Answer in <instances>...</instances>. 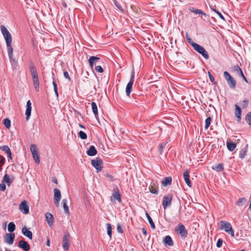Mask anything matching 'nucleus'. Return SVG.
I'll return each instance as SVG.
<instances>
[{"instance_id":"obj_61","label":"nucleus","mask_w":251,"mask_h":251,"mask_svg":"<svg viewBox=\"0 0 251 251\" xmlns=\"http://www.w3.org/2000/svg\"><path fill=\"white\" fill-rule=\"evenodd\" d=\"M79 126L81 128H83V129H85V126H83L82 125L80 124H79Z\"/></svg>"},{"instance_id":"obj_9","label":"nucleus","mask_w":251,"mask_h":251,"mask_svg":"<svg viewBox=\"0 0 251 251\" xmlns=\"http://www.w3.org/2000/svg\"><path fill=\"white\" fill-rule=\"evenodd\" d=\"M15 234L14 233H6L3 237L4 242L8 245H12L14 240Z\"/></svg>"},{"instance_id":"obj_4","label":"nucleus","mask_w":251,"mask_h":251,"mask_svg":"<svg viewBox=\"0 0 251 251\" xmlns=\"http://www.w3.org/2000/svg\"><path fill=\"white\" fill-rule=\"evenodd\" d=\"M224 75L230 88L232 89L235 88L236 82L231 75L227 72L225 71L224 73Z\"/></svg>"},{"instance_id":"obj_36","label":"nucleus","mask_w":251,"mask_h":251,"mask_svg":"<svg viewBox=\"0 0 251 251\" xmlns=\"http://www.w3.org/2000/svg\"><path fill=\"white\" fill-rule=\"evenodd\" d=\"M100 59V58L96 56H91L89 60L90 65L91 67H93V60H94L95 61H97Z\"/></svg>"},{"instance_id":"obj_1","label":"nucleus","mask_w":251,"mask_h":251,"mask_svg":"<svg viewBox=\"0 0 251 251\" xmlns=\"http://www.w3.org/2000/svg\"><path fill=\"white\" fill-rule=\"evenodd\" d=\"M1 32L4 37V39L6 42V45L7 48V52L8 56L10 60L13 59V49L11 45L12 43V36L8 30L7 28L3 25H1L0 26Z\"/></svg>"},{"instance_id":"obj_24","label":"nucleus","mask_w":251,"mask_h":251,"mask_svg":"<svg viewBox=\"0 0 251 251\" xmlns=\"http://www.w3.org/2000/svg\"><path fill=\"white\" fill-rule=\"evenodd\" d=\"M92 111L95 115L96 118L97 119L98 117V108L96 103L95 102H92L91 103Z\"/></svg>"},{"instance_id":"obj_34","label":"nucleus","mask_w":251,"mask_h":251,"mask_svg":"<svg viewBox=\"0 0 251 251\" xmlns=\"http://www.w3.org/2000/svg\"><path fill=\"white\" fill-rule=\"evenodd\" d=\"M15 229V225L13 222H10L8 225V230L9 232H13Z\"/></svg>"},{"instance_id":"obj_25","label":"nucleus","mask_w":251,"mask_h":251,"mask_svg":"<svg viewBox=\"0 0 251 251\" xmlns=\"http://www.w3.org/2000/svg\"><path fill=\"white\" fill-rule=\"evenodd\" d=\"M0 149H2V150L7 154L8 157L9 158L12 159L11 152L10 148L7 146H4L0 147Z\"/></svg>"},{"instance_id":"obj_40","label":"nucleus","mask_w":251,"mask_h":251,"mask_svg":"<svg viewBox=\"0 0 251 251\" xmlns=\"http://www.w3.org/2000/svg\"><path fill=\"white\" fill-rule=\"evenodd\" d=\"M78 136L81 139H86L87 137L86 134L82 131L79 132Z\"/></svg>"},{"instance_id":"obj_42","label":"nucleus","mask_w":251,"mask_h":251,"mask_svg":"<svg viewBox=\"0 0 251 251\" xmlns=\"http://www.w3.org/2000/svg\"><path fill=\"white\" fill-rule=\"evenodd\" d=\"M150 192L152 194H157V190L155 188V186H153V185H151L150 187Z\"/></svg>"},{"instance_id":"obj_11","label":"nucleus","mask_w":251,"mask_h":251,"mask_svg":"<svg viewBox=\"0 0 251 251\" xmlns=\"http://www.w3.org/2000/svg\"><path fill=\"white\" fill-rule=\"evenodd\" d=\"M69 238L70 235L68 233H66L63 238V248L65 251H68L69 248Z\"/></svg>"},{"instance_id":"obj_62","label":"nucleus","mask_w":251,"mask_h":251,"mask_svg":"<svg viewBox=\"0 0 251 251\" xmlns=\"http://www.w3.org/2000/svg\"><path fill=\"white\" fill-rule=\"evenodd\" d=\"M196 10V9L194 8H190V10L192 12H193V11H195Z\"/></svg>"},{"instance_id":"obj_31","label":"nucleus","mask_w":251,"mask_h":251,"mask_svg":"<svg viewBox=\"0 0 251 251\" xmlns=\"http://www.w3.org/2000/svg\"><path fill=\"white\" fill-rule=\"evenodd\" d=\"M146 217L149 221V222L152 229H154L155 227V225L151 218V217L150 216L149 214L148 213H146Z\"/></svg>"},{"instance_id":"obj_22","label":"nucleus","mask_w":251,"mask_h":251,"mask_svg":"<svg viewBox=\"0 0 251 251\" xmlns=\"http://www.w3.org/2000/svg\"><path fill=\"white\" fill-rule=\"evenodd\" d=\"M67 202H68V200L66 199H64L62 200V203L63 204L64 212L66 214H69V207L67 205Z\"/></svg>"},{"instance_id":"obj_30","label":"nucleus","mask_w":251,"mask_h":251,"mask_svg":"<svg viewBox=\"0 0 251 251\" xmlns=\"http://www.w3.org/2000/svg\"><path fill=\"white\" fill-rule=\"evenodd\" d=\"M172 181V179L171 177H167L163 180L162 184L163 186H166L168 185L171 184Z\"/></svg>"},{"instance_id":"obj_33","label":"nucleus","mask_w":251,"mask_h":251,"mask_svg":"<svg viewBox=\"0 0 251 251\" xmlns=\"http://www.w3.org/2000/svg\"><path fill=\"white\" fill-rule=\"evenodd\" d=\"M247 152V149L246 148L241 149L239 152V157L241 159H243L246 155Z\"/></svg>"},{"instance_id":"obj_2","label":"nucleus","mask_w":251,"mask_h":251,"mask_svg":"<svg viewBox=\"0 0 251 251\" xmlns=\"http://www.w3.org/2000/svg\"><path fill=\"white\" fill-rule=\"evenodd\" d=\"M219 226L221 230H224L230 234L232 237L234 236V231L232 229L230 223L226 221H221L219 223Z\"/></svg>"},{"instance_id":"obj_39","label":"nucleus","mask_w":251,"mask_h":251,"mask_svg":"<svg viewBox=\"0 0 251 251\" xmlns=\"http://www.w3.org/2000/svg\"><path fill=\"white\" fill-rule=\"evenodd\" d=\"M3 181L9 184L12 182V180H11L9 176L5 175L3 177Z\"/></svg>"},{"instance_id":"obj_28","label":"nucleus","mask_w":251,"mask_h":251,"mask_svg":"<svg viewBox=\"0 0 251 251\" xmlns=\"http://www.w3.org/2000/svg\"><path fill=\"white\" fill-rule=\"evenodd\" d=\"M164 243L169 246H172L173 245V242L170 236H167L165 237Z\"/></svg>"},{"instance_id":"obj_52","label":"nucleus","mask_w":251,"mask_h":251,"mask_svg":"<svg viewBox=\"0 0 251 251\" xmlns=\"http://www.w3.org/2000/svg\"><path fill=\"white\" fill-rule=\"evenodd\" d=\"M208 75H209L210 81L214 83V78L213 77V76L212 75L210 74V73L209 72H208Z\"/></svg>"},{"instance_id":"obj_60","label":"nucleus","mask_w":251,"mask_h":251,"mask_svg":"<svg viewBox=\"0 0 251 251\" xmlns=\"http://www.w3.org/2000/svg\"><path fill=\"white\" fill-rule=\"evenodd\" d=\"M47 245L48 246H50V240L49 239H48V240H47Z\"/></svg>"},{"instance_id":"obj_63","label":"nucleus","mask_w":251,"mask_h":251,"mask_svg":"<svg viewBox=\"0 0 251 251\" xmlns=\"http://www.w3.org/2000/svg\"><path fill=\"white\" fill-rule=\"evenodd\" d=\"M92 62H93V65H94V64L95 63H96V61H95L94 60H93V61H92Z\"/></svg>"},{"instance_id":"obj_13","label":"nucleus","mask_w":251,"mask_h":251,"mask_svg":"<svg viewBox=\"0 0 251 251\" xmlns=\"http://www.w3.org/2000/svg\"><path fill=\"white\" fill-rule=\"evenodd\" d=\"M110 200L112 202L116 200H117L119 202L121 201V195L117 188L114 189L112 196L111 197Z\"/></svg>"},{"instance_id":"obj_51","label":"nucleus","mask_w":251,"mask_h":251,"mask_svg":"<svg viewBox=\"0 0 251 251\" xmlns=\"http://www.w3.org/2000/svg\"><path fill=\"white\" fill-rule=\"evenodd\" d=\"M117 231L119 233H122L123 232L122 227V226L119 224H118L117 225Z\"/></svg>"},{"instance_id":"obj_26","label":"nucleus","mask_w":251,"mask_h":251,"mask_svg":"<svg viewBox=\"0 0 251 251\" xmlns=\"http://www.w3.org/2000/svg\"><path fill=\"white\" fill-rule=\"evenodd\" d=\"M247 202V200L245 198L239 199L236 202V204L238 206L245 205Z\"/></svg>"},{"instance_id":"obj_32","label":"nucleus","mask_w":251,"mask_h":251,"mask_svg":"<svg viewBox=\"0 0 251 251\" xmlns=\"http://www.w3.org/2000/svg\"><path fill=\"white\" fill-rule=\"evenodd\" d=\"M106 228H107V233L110 238H111L112 237V227L111 226L109 223H107L106 224Z\"/></svg>"},{"instance_id":"obj_35","label":"nucleus","mask_w":251,"mask_h":251,"mask_svg":"<svg viewBox=\"0 0 251 251\" xmlns=\"http://www.w3.org/2000/svg\"><path fill=\"white\" fill-rule=\"evenodd\" d=\"M3 124L7 128H9L11 126V121L8 118H6L3 120Z\"/></svg>"},{"instance_id":"obj_37","label":"nucleus","mask_w":251,"mask_h":251,"mask_svg":"<svg viewBox=\"0 0 251 251\" xmlns=\"http://www.w3.org/2000/svg\"><path fill=\"white\" fill-rule=\"evenodd\" d=\"M193 13L196 14L201 15V16H203L205 17H206V14L203 12V11L200 9H196L195 11H193Z\"/></svg>"},{"instance_id":"obj_49","label":"nucleus","mask_w":251,"mask_h":251,"mask_svg":"<svg viewBox=\"0 0 251 251\" xmlns=\"http://www.w3.org/2000/svg\"><path fill=\"white\" fill-rule=\"evenodd\" d=\"M134 70H133L132 72H131V77H130V81L129 82H132V83H134Z\"/></svg>"},{"instance_id":"obj_27","label":"nucleus","mask_w":251,"mask_h":251,"mask_svg":"<svg viewBox=\"0 0 251 251\" xmlns=\"http://www.w3.org/2000/svg\"><path fill=\"white\" fill-rule=\"evenodd\" d=\"M133 83L132 82H129L126 87V91L127 96H129L130 93L132 91Z\"/></svg>"},{"instance_id":"obj_3","label":"nucleus","mask_w":251,"mask_h":251,"mask_svg":"<svg viewBox=\"0 0 251 251\" xmlns=\"http://www.w3.org/2000/svg\"><path fill=\"white\" fill-rule=\"evenodd\" d=\"M31 74L33 79L34 87L36 91H39V83L37 75V73L35 67L31 66L30 68Z\"/></svg>"},{"instance_id":"obj_64","label":"nucleus","mask_w":251,"mask_h":251,"mask_svg":"<svg viewBox=\"0 0 251 251\" xmlns=\"http://www.w3.org/2000/svg\"><path fill=\"white\" fill-rule=\"evenodd\" d=\"M63 5H64V7H66V3H64Z\"/></svg>"},{"instance_id":"obj_56","label":"nucleus","mask_w":251,"mask_h":251,"mask_svg":"<svg viewBox=\"0 0 251 251\" xmlns=\"http://www.w3.org/2000/svg\"><path fill=\"white\" fill-rule=\"evenodd\" d=\"M142 232L144 235H146L147 234V231L145 228H142Z\"/></svg>"},{"instance_id":"obj_48","label":"nucleus","mask_w":251,"mask_h":251,"mask_svg":"<svg viewBox=\"0 0 251 251\" xmlns=\"http://www.w3.org/2000/svg\"><path fill=\"white\" fill-rule=\"evenodd\" d=\"M63 75L65 78L68 79L69 80H71V78L69 75V74L67 71H65L63 73Z\"/></svg>"},{"instance_id":"obj_55","label":"nucleus","mask_w":251,"mask_h":251,"mask_svg":"<svg viewBox=\"0 0 251 251\" xmlns=\"http://www.w3.org/2000/svg\"><path fill=\"white\" fill-rule=\"evenodd\" d=\"M165 146V144H162L160 146V149H159V152L160 153H162L163 152V149H164V147Z\"/></svg>"},{"instance_id":"obj_38","label":"nucleus","mask_w":251,"mask_h":251,"mask_svg":"<svg viewBox=\"0 0 251 251\" xmlns=\"http://www.w3.org/2000/svg\"><path fill=\"white\" fill-rule=\"evenodd\" d=\"M211 119L210 117H208L206 119L205 122V128L206 129H207L209 127L210 125V123H211Z\"/></svg>"},{"instance_id":"obj_59","label":"nucleus","mask_w":251,"mask_h":251,"mask_svg":"<svg viewBox=\"0 0 251 251\" xmlns=\"http://www.w3.org/2000/svg\"><path fill=\"white\" fill-rule=\"evenodd\" d=\"M115 5L116 6V7H117V8H119V9H120V10H122V9H121V7H120V5H119V4H118L117 3V2H115Z\"/></svg>"},{"instance_id":"obj_41","label":"nucleus","mask_w":251,"mask_h":251,"mask_svg":"<svg viewBox=\"0 0 251 251\" xmlns=\"http://www.w3.org/2000/svg\"><path fill=\"white\" fill-rule=\"evenodd\" d=\"M246 120L249 125H251V113H249L247 114Z\"/></svg>"},{"instance_id":"obj_17","label":"nucleus","mask_w":251,"mask_h":251,"mask_svg":"<svg viewBox=\"0 0 251 251\" xmlns=\"http://www.w3.org/2000/svg\"><path fill=\"white\" fill-rule=\"evenodd\" d=\"M241 109L237 105H235V115L237 119L238 122H240L241 120Z\"/></svg>"},{"instance_id":"obj_43","label":"nucleus","mask_w":251,"mask_h":251,"mask_svg":"<svg viewBox=\"0 0 251 251\" xmlns=\"http://www.w3.org/2000/svg\"><path fill=\"white\" fill-rule=\"evenodd\" d=\"M248 101L246 100H244L240 102L241 106L243 108H245L247 107Z\"/></svg>"},{"instance_id":"obj_5","label":"nucleus","mask_w":251,"mask_h":251,"mask_svg":"<svg viewBox=\"0 0 251 251\" xmlns=\"http://www.w3.org/2000/svg\"><path fill=\"white\" fill-rule=\"evenodd\" d=\"M193 48L198 51L200 54H201L203 57L206 59H208L209 57V55L206 51V50L201 45L198 44H194L193 45Z\"/></svg>"},{"instance_id":"obj_54","label":"nucleus","mask_w":251,"mask_h":251,"mask_svg":"<svg viewBox=\"0 0 251 251\" xmlns=\"http://www.w3.org/2000/svg\"><path fill=\"white\" fill-rule=\"evenodd\" d=\"M4 160V158L2 156H0V167L2 166V165L3 164Z\"/></svg>"},{"instance_id":"obj_44","label":"nucleus","mask_w":251,"mask_h":251,"mask_svg":"<svg viewBox=\"0 0 251 251\" xmlns=\"http://www.w3.org/2000/svg\"><path fill=\"white\" fill-rule=\"evenodd\" d=\"M212 10L213 11H214L215 13H216L220 17V18L221 19H222V20H225V19L223 17V16L222 15V14L220 12H219L218 10H217L216 9H214L213 8H212Z\"/></svg>"},{"instance_id":"obj_20","label":"nucleus","mask_w":251,"mask_h":251,"mask_svg":"<svg viewBox=\"0 0 251 251\" xmlns=\"http://www.w3.org/2000/svg\"><path fill=\"white\" fill-rule=\"evenodd\" d=\"M22 233L26 237H28L29 239H32V233L25 226L22 228Z\"/></svg>"},{"instance_id":"obj_7","label":"nucleus","mask_w":251,"mask_h":251,"mask_svg":"<svg viewBox=\"0 0 251 251\" xmlns=\"http://www.w3.org/2000/svg\"><path fill=\"white\" fill-rule=\"evenodd\" d=\"M61 198V193L59 190L57 188L54 189V203L56 207H59V202Z\"/></svg>"},{"instance_id":"obj_21","label":"nucleus","mask_w":251,"mask_h":251,"mask_svg":"<svg viewBox=\"0 0 251 251\" xmlns=\"http://www.w3.org/2000/svg\"><path fill=\"white\" fill-rule=\"evenodd\" d=\"M226 146L229 151H233L235 149L236 145L235 143L231 142L230 140H227L226 142Z\"/></svg>"},{"instance_id":"obj_10","label":"nucleus","mask_w":251,"mask_h":251,"mask_svg":"<svg viewBox=\"0 0 251 251\" xmlns=\"http://www.w3.org/2000/svg\"><path fill=\"white\" fill-rule=\"evenodd\" d=\"M20 211L24 214H27L29 213V206L27 202L25 201H22L19 206Z\"/></svg>"},{"instance_id":"obj_18","label":"nucleus","mask_w":251,"mask_h":251,"mask_svg":"<svg viewBox=\"0 0 251 251\" xmlns=\"http://www.w3.org/2000/svg\"><path fill=\"white\" fill-rule=\"evenodd\" d=\"M178 232L182 237H186L187 236V232L184 226L182 224L178 225Z\"/></svg>"},{"instance_id":"obj_29","label":"nucleus","mask_w":251,"mask_h":251,"mask_svg":"<svg viewBox=\"0 0 251 251\" xmlns=\"http://www.w3.org/2000/svg\"><path fill=\"white\" fill-rule=\"evenodd\" d=\"M212 169L216 172H220L224 170V166L222 164H218L212 167Z\"/></svg>"},{"instance_id":"obj_50","label":"nucleus","mask_w":251,"mask_h":251,"mask_svg":"<svg viewBox=\"0 0 251 251\" xmlns=\"http://www.w3.org/2000/svg\"><path fill=\"white\" fill-rule=\"evenodd\" d=\"M186 38H187V40L188 42V43L193 47V45L194 44H196L195 43H194L193 40L189 37L188 36H186Z\"/></svg>"},{"instance_id":"obj_6","label":"nucleus","mask_w":251,"mask_h":251,"mask_svg":"<svg viewBox=\"0 0 251 251\" xmlns=\"http://www.w3.org/2000/svg\"><path fill=\"white\" fill-rule=\"evenodd\" d=\"M30 149L35 163L39 164L40 159L36 146L34 144L31 145Z\"/></svg>"},{"instance_id":"obj_53","label":"nucleus","mask_w":251,"mask_h":251,"mask_svg":"<svg viewBox=\"0 0 251 251\" xmlns=\"http://www.w3.org/2000/svg\"><path fill=\"white\" fill-rule=\"evenodd\" d=\"M0 188L1 191H3L6 189V186L4 184H1L0 185Z\"/></svg>"},{"instance_id":"obj_8","label":"nucleus","mask_w":251,"mask_h":251,"mask_svg":"<svg viewBox=\"0 0 251 251\" xmlns=\"http://www.w3.org/2000/svg\"><path fill=\"white\" fill-rule=\"evenodd\" d=\"M91 164L98 172H100L102 170V161L100 159L96 158L92 160Z\"/></svg>"},{"instance_id":"obj_14","label":"nucleus","mask_w":251,"mask_h":251,"mask_svg":"<svg viewBox=\"0 0 251 251\" xmlns=\"http://www.w3.org/2000/svg\"><path fill=\"white\" fill-rule=\"evenodd\" d=\"M31 109H32L31 102L29 100L27 101V103H26V110H25V114L26 115V121H28L29 119L30 116L31 115Z\"/></svg>"},{"instance_id":"obj_16","label":"nucleus","mask_w":251,"mask_h":251,"mask_svg":"<svg viewBox=\"0 0 251 251\" xmlns=\"http://www.w3.org/2000/svg\"><path fill=\"white\" fill-rule=\"evenodd\" d=\"M45 216L48 224L50 227H51L53 225L54 221L52 215L49 212H47L46 213Z\"/></svg>"},{"instance_id":"obj_57","label":"nucleus","mask_w":251,"mask_h":251,"mask_svg":"<svg viewBox=\"0 0 251 251\" xmlns=\"http://www.w3.org/2000/svg\"><path fill=\"white\" fill-rule=\"evenodd\" d=\"M52 84L53 85V88L54 89H57V84L56 83L54 82V81H53L52 82Z\"/></svg>"},{"instance_id":"obj_46","label":"nucleus","mask_w":251,"mask_h":251,"mask_svg":"<svg viewBox=\"0 0 251 251\" xmlns=\"http://www.w3.org/2000/svg\"><path fill=\"white\" fill-rule=\"evenodd\" d=\"M95 69L96 71L99 73H102L103 72V69L100 66H96Z\"/></svg>"},{"instance_id":"obj_47","label":"nucleus","mask_w":251,"mask_h":251,"mask_svg":"<svg viewBox=\"0 0 251 251\" xmlns=\"http://www.w3.org/2000/svg\"><path fill=\"white\" fill-rule=\"evenodd\" d=\"M222 244H223V240L221 239H219L217 242L216 246L218 248H220L222 246Z\"/></svg>"},{"instance_id":"obj_58","label":"nucleus","mask_w":251,"mask_h":251,"mask_svg":"<svg viewBox=\"0 0 251 251\" xmlns=\"http://www.w3.org/2000/svg\"><path fill=\"white\" fill-rule=\"evenodd\" d=\"M54 92L55 93V95L57 97H58V92H57V89H54Z\"/></svg>"},{"instance_id":"obj_19","label":"nucleus","mask_w":251,"mask_h":251,"mask_svg":"<svg viewBox=\"0 0 251 251\" xmlns=\"http://www.w3.org/2000/svg\"><path fill=\"white\" fill-rule=\"evenodd\" d=\"M183 178L184 179L187 184V185L189 187H191V183L190 181V180L189 179V172L187 170H186L183 173Z\"/></svg>"},{"instance_id":"obj_23","label":"nucleus","mask_w":251,"mask_h":251,"mask_svg":"<svg viewBox=\"0 0 251 251\" xmlns=\"http://www.w3.org/2000/svg\"><path fill=\"white\" fill-rule=\"evenodd\" d=\"M97 150L93 146H91L87 151V154L89 156H94L97 154Z\"/></svg>"},{"instance_id":"obj_15","label":"nucleus","mask_w":251,"mask_h":251,"mask_svg":"<svg viewBox=\"0 0 251 251\" xmlns=\"http://www.w3.org/2000/svg\"><path fill=\"white\" fill-rule=\"evenodd\" d=\"M19 247L25 251H28L30 249V246L27 242L24 240H21L19 242Z\"/></svg>"},{"instance_id":"obj_45","label":"nucleus","mask_w":251,"mask_h":251,"mask_svg":"<svg viewBox=\"0 0 251 251\" xmlns=\"http://www.w3.org/2000/svg\"><path fill=\"white\" fill-rule=\"evenodd\" d=\"M238 72H239V75H240L242 77V78L244 79V80L246 82H247V80L245 75H244L242 71L241 70V69L240 68H238Z\"/></svg>"},{"instance_id":"obj_12","label":"nucleus","mask_w":251,"mask_h":251,"mask_svg":"<svg viewBox=\"0 0 251 251\" xmlns=\"http://www.w3.org/2000/svg\"><path fill=\"white\" fill-rule=\"evenodd\" d=\"M172 200V196L171 195H168L163 197V206L166 209L167 206L171 205Z\"/></svg>"}]
</instances>
